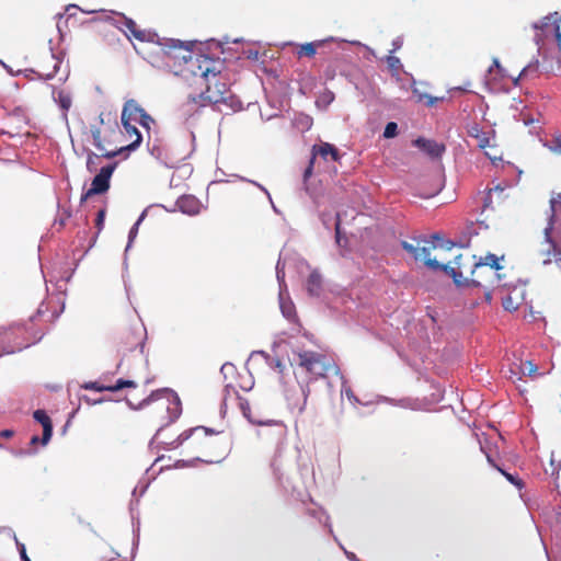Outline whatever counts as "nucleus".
<instances>
[{"label": "nucleus", "mask_w": 561, "mask_h": 561, "mask_svg": "<svg viewBox=\"0 0 561 561\" xmlns=\"http://www.w3.org/2000/svg\"><path fill=\"white\" fill-rule=\"evenodd\" d=\"M294 363L306 373L310 374L308 381H299V388L302 396V402L299 405V411L302 412L310 394L309 382L320 377H324L330 369L336 370V367L325 355L311 351H299L294 353Z\"/></svg>", "instance_id": "obj_1"}, {"label": "nucleus", "mask_w": 561, "mask_h": 561, "mask_svg": "<svg viewBox=\"0 0 561 561\" xmlns=\"http://www.w3.org/2000/svg\"><path fill=\"white\" fill-rule=\"evenodd\" d=\"M552 215L545 229V241L538 250V256L543 264L551 262L552 256L561 260V194L550 199Z\"/></svg>", "instance_id": "obj_2"}, {"label": "nucleus", "mask_w": 561, "mask_h": 561, "mask_svg": "<svg viewBox=\"0 0 561 561\" xmlns=\"http://www.w3.org/2000/svg\"><path fill=\"white\" fill-rule=\"evenodd\" d=\"M190 60H192V57H190ZM191 62L192 67L197 64L201 78L206 81V90L199 95L204 104L226 102L229 93L228 84L222 81L219 73L211 68L213 61L206 57H198L195 62Z\"/></svg>", "instance_id": "obj_3"}, {"label": "nucleus", "mask_w": 561, "mask_h": 561, "mask_svg": "<svg viewBox=\"0 0 561 561\" xmlns=\"http://www.w3.org/2000/svg\"><path fill=\"white\" fill-rule=\"evenodd\" d=\"M454 247V243L450 242V241H444L442 239H439L438 237H435V240L432 242V248L437 251L438 253L436 254V256L434 259L431 257V253H430V248H426V247H422V248H416L414 250V257L416 260H420V261H423L428 267L433 268V270H442L448 274H450L455 282L456 283H459V279L457 278L458 276V273H457V268H460V264L458 262V259L460 256H456V262H455V265L456 266H449L448 264H440L437 260V257L442 259V260H446L443 255H442V252H445L447 250H451Z\"/></svg>", "instance_id": "obj_4"}, {"label": "nucleus", "mask_w": 561, "mask_h": 561, "mask_svg": "<svg viewBox=\"0 0 561 561\" xmlns=\"http://www.w3.org/2000/svg\"><path fill=\"white\" fill-rule=\"evenodd\" d=\"M557 15L558 13L550 14L534 24L536 31L534 39L539 54H545V48L549 43L556 42L561 48V20H558Z\"/></svg>", "instance_id": "obj_5"}, {"label": "nucleus", "mask_w": 561, "mask_h": 561, "mask_svg": "<svg viewBox=\"0 0 561 561\" xmlns=\"http://www.w3.org/2000/svg\"><path fill=\"white\" fill-rule=\"evenodd\" d=\"M276 276L279 283V308L283 316L289 321L296 320L295 305L288 296L287 286L285 284L284 263L282 259L278 260L276 265Z\"/></svg>", "instance_id": "obj_6"}, {"label": "nucleus", "mask_w": 561, "mask_h": 561, "mask_svg": "<svg viewBox=\"0 0 561 561\" xmlns=\"http://www.w3.org/2000/svg\"><path fill=\"white\" fill-rule=\"evenodd\" d=\"M164 397L168 401L167 410L170 414V422H174L181 414V401L180 398L175 392H173L170 389H162L158 390L156 392H152L148 398H146L141 403L139 408H142L150 402L157 400L160 397Z\"/></svg>", "instance_id": "obj_7"}, {"label": "nucleus", "mask_w": 561, "mask_h": 561, "mask_svg": "<svg viewBox=\"0 0 561 561\" xmlns=\"http://www.w3.org/2000/svg\"><path fill=\"white\" fill-rule=\"evenodd\" d=\"M113 171V165L103 167L93 179L91 187L81 196V202L87 201L92 195L105 193L110 187V179Z\"/></svg>", "instance_id": "obj_8"}, {"label": "nucleus", "mask_w": 561, "mask_h": 561, "mask_svg": "<svg viewBox=\"0 0 561 561\" xmlns=\"http://www.w3.org/2000/svg\"><path fill=\"white\" fill-rule=\"evenodd\" d=\"M318 157L322 158L324 161H337L340 159V152L329 142H321L320 145L313 146L312 158L309 167L305 171V178H308L311 174L312 165Z\"/></svg>", "instance_id": "obj_9"}, {"label": "nucleus", "mask_w": 561, "mask_h": 561, "mask_svg": "<svg viewBox=\"0 0 561 561\" xmlns=\"http://www.w3.org/2000/svg\"><path fill=\"white\" fill-rule=\"evenodd\" d=\"M117 23V26L129 37V35H133L136 39L145 42V41H152L153 36L151 33L139 30L136 23L124 16L123 14H115Z\"/></svg>", "instance_id": "obj_10"}, {"label": "nucleus", "mask_w": 561, "mask_h": 561, "mask_svg": "<svg viewBox=\"0 0 561 561\" xmlns=\"http://www.w3.org/2000/svg\"><path fill=\"white\" fill-rule=\"evenodd\" d=\"M124 118L134 119L135 123L149 129L153 119L141 108L136 101L129 100L124 105Z\"/></svg>", "instance_id": "obj_11"}, {"label": "nucleus", "mask_w": 561, "mask_h": 561, "mask_svg": "<svg viewBox=\"0 0 561 561\" xmlns=\"http://www.w3.org/2000/svg\"><path fill=\"white\" fill-rule=\"evenodd\" d=\"M204 102L198 98H190L179 108V117L188 123L195 115L198 114L201 106H205Z\"/></svg>", "instance_id": "obj_12"}, {"label": "nucleus", "mask_w": 561, "mask_h": 561, "mask_svg": "<svg viewBox=\"0 0 561 561\" xmlns=\"http://www.w3.org/2000/svg\"><path fill=\"white\" fill-rule=\"evenodd\" d=\"M176 206L183 214H187L190 216L197 215L202 209L201 202L192 195H185L178 199Z\"/></svg>", "instance_id": "obj_13"}, {"label": "nucleus", "mask_w": 561, "mask_h": 561, "mask_svg": "<svg viewBox=\"0 0 561 561\" xmlns=\"http://www.w3.org/2000/svg\"><path fill=\"white\" fill-rule=\"evenodd\" d=\"M525 299V290L523 287L513 288L506 297L503 298V307L505 310L515 311L519 308Z\"/></svg>", "instance_id": "obj_14"}, {"label": "nucleus", "mask_w": 561, "mask_h": 561, "mask_svg": "<svg viewBox=\"0 0 561 561\" xmlns=\"http://www.w3.org/2000/svg\"><path fill=\"white\" fill-rule=\"evenodd\" d=\"M413 145L420 148L422 151H424L432 158L439 157L445 150V147L443 145L425 138H417L416 140L413 141Z\"/></svg>", "instance_id": "obj_15"}, {"label": "nucleus", "mask_w": 561, "mask_h": 561, "mask_svg": "<svg viewBox=\"0 0 561 561\" xmlns=\"http://www.w3.org/2000/svg\"><path fill=\"white\" fill-rule=\"evenodd\" d=\"M133 123H135L134 119L124 118V110H123L122 111V124L124 126L125 133L128 135V137L130 139L128 149L137 148L142 140L141 134L139 133V130Z\"/></svg>", "instance_id": "obj_16"}, {"label": "nucleus", "mask_w": 561, "mask_h": 561, "mask_svg": "<svg viewBox=\"0 0 561 561\" xmlns=\"http://www.w3.org/2000/svg\"><path fill=\"white\" fill-rule=\"evenodd\" d=\"M125 387H133V388H135L136 383L134 381H131V380L119 379L113 386L101 385L98 381L87 382V383L83 385L84 389H90V390H95V391H117V390H121V389H123Z\"/></svg>", "instance_id": "obj_17"}, {"label": "nucleus", "mask_w": 561, "mask_h": 561, "mask_svg": "<svg viewBox=\"0 0 561 561\" xmlns=\"http://www.w3.org/2000/svg\"><path fill=\"white\" fill-rule=\"evenodd\" d=\"M34 419L43 426V445H46L53 433V425L49 416L43 410H36L33 414Z\"/></svg>", "instance_id": "obj_18"}, {"label": "nucleus", "mask_w": 561, "mask_h": 561, "mask_svg": "<svg viewBox=\"0 0 561 561\" xmlns=\"http://www.w3.org/2000/svg\"><path fill=\"white\" fill-rule=\"evenodd\" d=\"M328 42H342V41L334 38V37H330V38L322 39V41H316L312 43L302 44V45H300L298 55H299V57H301V56L311 57L316 54L317 48L322 47Z\"/></svg>", "instance_id": "obj_19"}, {"label": "nucleus", "mask_w": 561, "mask_h": 561, "mask_svg": "<svg viewBox=\"0 0 561 561\" xmlns=\"http://www.w3.org/2000/svg\"><path fill=\"white\" fill-rule=\"evenodd\" d=\"M322 289V278L317 271H312L307 279V290L311 296H319Z\"/></svg>", "instance_id": "obj_20"}, {"label": "nucleus", "mask_w": 561, "mask_h": 561, "mask_svg": "<svg viewBox=\"0 0 561 561\" xmlns=\"http://www.w3.org/2000/svg\"><path fill=\"white\" fill-rule=\"evenodd\" d=\"M198 430L204 431L206 434L214 433L211 430L206 428V427H195V428L184 431L176 437V439L174 442L170 443L169 446L165 447V449L178 448L180 445H182L185 440H187L192 436L193 432L198 431Z\"/></svg>", "instance_id": "obj_21"}, {"label": "nucleus", "mask_w": 561, "mask_h": 561, "mask_svg": "<svg viewBox=\"0 0 561 561\" xmlns=\"http://www.w3.org/2000/svg\"><path fill=\"white\" fill-rule=\"evenodd\" d=\"M477 270L489 266L494 271L501 270L500 257L495 254H488L480 262L474 263Z\"/></svg>", "instance_id": "obj_22"}, {"label": "nucleus", "mask_w": 561, "mask_h": 561, "mask_svg": "<svg viewBox=\"0 0 561 561\" xmlns=\"http://www.w3.org/2000/svg\"><path fill=\"white\" fill-rule=\"evenodd\" d=\"M545 146L552 152L561 154V135L553 136L550 139H547Z\"/></svg>", "instance_id": "obj_23"}, {"label": "nucleus", "mask_w": 561, "mask_h": 561, "mask_svg": "<svg viewBox=\"0 0 561 561\" xmlns=\"http://www.w3.org/2000/svg\"><path fill=\"white\" fill-rule=\"evenodd\" d=\"M145 217V213L141 214V216L139 217V219L136 221V224L131 227L130 231H129V236H128V244H127V248L126 250H128V248L130 247L133 240L136 238L137 233H138V228H139V225L141 222V220L144 219Z\"/></svg>", "instance_id": "obj_24"}, {"label": "nucleus", "mask_w": 561, "mask_h": 561, "mask_svg": "<svg viewBox=\"0 0 561 561\" xmlns=\"http://www.w3.org/2000/svg\"><path fill=\"white\" fill-rule=\"evenodd\" d=\"M56 100L58 101V103L62 110L67 111L71 105L70 96L65 94L64 92H59Z\"/></svg>", "instance_id": "obj_25"}, {"label": "nucleus", "mask_w": 561, "mask_h": 561, "mask_svg": "<svg viewBox=\"0 0 561 561\" xmlns=\"http://www.w3.org/2000/svg\"><path fill=\"white\" fill-rule=\"evenodd\" d=\"M240 408H241V410H242V412H243V415H244V416H245V417H247L251 423H253V424H259V425H262V424H268L267 422H260V421H256V420H254V419H252V417L250 416V407H249L248 402H242V401H241V402H240Z\"/></svg>", "instance_id": "obj_26"}, {"label": "nucleus", "mask_w": 561, "mask_h": 561, "mask_svg": "<svg viewBox=\"0 0 561 561\" xmlns=\"http://www.w3.org/2000/svg\"><path fill=\"white\" fill-rule=\"evenodd\" d=\"M538 65H539L538 60H536V61H533V62L528 64V65L523 69V71L520 72V77H528V76H530V75H533V73H536V72H537V70H538Z\"/></svg>", "instance_id": "obj_27"}, {"label": "nucleus", "mask_w": 561, "mask_h": 561, "mask_svg": "<svg viewBox=\"0 0 561 561\" xmlns=\"http://www.w3.org/2000/svg\"><path fill=\"white\" fill-rule=\"evenodd\" d=\"M397 133H398V125L393 122H390L386 125L383 136L386 138H392L397 135Z\"/></svg>", "instance_id": "obj_28"}, {"label": "nucleus", "mask_w": 561, "mask_h": 561, "mask_svg": "<svg viewBox=\"0 0 561 561\" xmlns=\"http://www.w3.org/2000/svg\"><path fill=\"white\" fill-rule=\"evenodd\" d=\"M413 92L419 95V101H426L427 105L432 106L438 100L437 98H433L428 94L419 93L416 89H413Z\"/></svg>", "instance_id": "obj_29"}, {"label": "nucleus", "mask_w": 561, "mask_h": 561, "mask_svg": "<svg viewBox=\"0 0 561 561\" xmlns=\"http://www.w3.org/2000/svg\"><path fill=\"white\" fill-rule=\"evenodd\" d=\"M476 138L478 139V146L484 148L490 142V136L488 133L477 134Z\"/></svg>", "instance_id": "obj_30"}, {"label": "nucleus", "mask_w": 561, "mask_h": 561, "mask_svg": "<svg viewBox=\"0 0 561 561\" xmlns=\"http://www.w3.org/2000/svg\"><path fill=\"white\" fill-rule=\"evenodd\" d=\"M341 225H342L341 215L337 214L336 215V221H335V232H336V242L339 243V245L342 244V229H341Z\"/></svg>", "instance_id": "obj_31"}, {"label": "nucleus", "mask_w": 561, "mask_h": 561, "mask_svg": "<svg viewBox=\"0 0 561 561\" xmlns=\"http://www.w3.org/2000/svg\"><path fill=\"white\" fill-rule=\"evenodd\" d=\"M387 61L389 68L393 71H398L401 68L400 59L394 56H389Z\"/></svg>", "instance_id": "obj_32"}, {"label": "nucleus", "mask_w": 561, "mask_h": 561, "mask_svg": "<svg viewBox=\"0 0 561 561\" xmlns=\"http://www.w3.org/2000/svg\"><path fill=\"white\" fill-rule=\"evenodd\" d=\"M537 370V367L534 366L530 362H526L522 365V374L526 375H533Z\"/></svg>", "instance_id": "obj_33"}, {"label": "nucleus", "mask_w": 561, "mask_h": 561, "mask_svg": "<svg viewBox=\"0 0 561 561\" xmlns=\"http://www.w3.org/2000/svg\"><path fill=\"white\" fill-rule=\"evenodd\" d=\"M500 471L504 474V477L513 484H515L517 488L522 489L523 488V483L519 479L515 478L514 476H512L511 473H507L505 471H503L502 469H500Z\"/></svg>", "instance_id": "obj_34"}, {"label": "nucleus", "mask_w": 561, "mask_h": 561, "mask_svg": "<svg viewBox=\"0 0 561 561\" xmlns=\"http://www.w3.org/2000/svg\"><path fill=\"white\" fill-rule=\"evenodd\" d=\"M299 123L302 126V128L309 129L312 125V119L311 117L305 115L300 117Z\"/></svg>", "instance_id": "obj_35"}, {"label": "nucleus", "mask_w": 561, "mask_h": 561, "mask_svg": "<svg viewBox=\"0 0 561 561\" xmlns=\"http://www.w3.org/2000/svg\"><path fill=\"white\" fill-rule=\"evenodd\" d=\"M253 184H255L260 190H262V191L267 195V197H268V199H270V202H271V204H272V207H273L274 211H276V213H277V208L275 207V205H274V203H273V201H272V197H271V194L268 193V191H267L264 186H262L261 184H259V183L253 182Z\"/></svg>", "instance_id": "obj_36"}, {"label": "nucleus", "mask_w": 561, "mask_h": 561, "mask_svg": "<svg viewBox=\"0 0 561 561\" xmlns=\"http://www.w3.org/2000/svg\"><path fill=\"white\" fill-rule=\"evenodd\" d=\"M18 546H19V550H20V554H21L22 560H23V561H31V560L27 558V556H26V551H25V547H24V545H22V543H19V542H18Z\"/></svg>", "instance_id": "obj_37"}, {"label": "nucleus", "mask_w": 561, "mask_h": 561, "mask_svg": "<svg viewBox=\"0 0 561 561\" xmlns=\"http://www.w3.org/2000/svg\"><path fill=\"white\" fill-rule=\"evenodd\" d=\"M13 435V431L11 430H3L0 432V437L2 438H10Z\"/></svg>", "instance_id": "obj_38"}, {"label": "nucleus", "mask_w": 561, "mask_h": 561, "mask_svg": "<svg viewBox=\"0 0 561 561\" xmlns=\"http://www.w3.org/2000/svg\"><path fill=\"white\" fill-rule=\"evenodd\" d=\"M342 393H345L348 399L354 398L352 390L345 386H343Z\"/></svg>", "instance_id": "obj_39"}, {"label": "nucleus", "mask_w": 561, "mask_h": 561, "mask_svg": "<svg viewBox=\"0 0 561 561\" xmlns=\"http://www.w3.org/2000/svg\"><path fill=\"white\" fill-rule=\"evenodd\" d=\"M169 43H170V47H173V48L183 46V44L181 42L174 41V39H169Z\"/></svg>", "instance_id": "obj_40"}, {"label": "nucleus", "mask_w": 561, "mask_h": 561, "mask_svg": "<svg viewBox=\"0 0 561 561\" xmlns=\"http://www.w3.org/2000/svg\"><path fill=\"white\" fill-rule=\"evenodd\" d=\"M230 370H233V365H231V364H225L221 367V371H230Z\"/></svg>", "instance_id": "obj_41"}, {"label": "nucleus", "mask_w": 561, "mask_h": 561, "mask_svg": "<svg viewBox=\"0 0 561 561\" xmlns=\"http://www.w3.org/2000/svg\"><path fill=\"white\" fill-rule=\"evenodd\" d=\"M345 554L351 561H358L353 552L345 551Z\"/></svg>", "instance_id": "obj_42"}, {"label": "nucleus", "mask_w": 561, "mask_h": 561, "mask_svg": "<svg viewBox=\"0 0 561 561\" xmlns=\"http://www.w3.org/2000/svg\"><path fill=\"white\" fill-rule=\"evenodd\" d=\"M477 134H481V131L474 126L470 129V135L476 137Z\"/></svg>", "instance_id": "obj_43"}, {"label": "nucleus", "mask_w": 561, "mask_h": 561, "mask_svg": "<svg viewBox=\"0 0 561 561\" xmlns=\"http://www.w3.org/2000/svg\"><path fill=\"white\" fill-rule=\"evenodd\" d=\"M103 218H104V210H101V211L99 213V217H98V224H99V225L103 221Z\"/></svg>", "instance_id": "obj_44"}, {"label": "nucleus", "mask_w": 561, "mask_h": 561, "mask_svg": "<svg viewBox=\"0 0 561 561\" xmlns=\"http://www.w3.org/2000/svg\"><path fill=\"white\" fill-rule=\"evenodd\" d=\"M404 248H405L407 250H409L410 252H412L413 254H414V250L416 249V248H414L413 245H410V244H407V243H404Z\"/></svg>", "instance_id": "obj_45"}, {"label": "nucleus", "mask_w": 561, "mask_h": 561, "mask_svg": "<svg viewBox=\"0 0 561 561\" xmlns=\"http://www.w3.org/2000/svg\"><path fill=\"white\" fill-rule=\"evenodd\" d=\"M401 44H402V42H401V39H400V38H398V39H396V41L393 42V45H394L396 49L400 48Z\"/></svg>", "instance_id": "obj_46"}, {"label": "nucleus", "mask_w": 561, "mask_h": 561, "mask_svg": "<svg viewBox=\"0 0 561 561\" xmlns=\"http://www.w3.org/2000/svg\"><path fill=\"white\" fill-rule=\"evenodd\" d=\"M249 58L256 59L257 58V51H250L248 55Z\"/></svg>", "instance_id": "obj_47"}, {"label": "nucleus", "mask_w": 561, "mask_h": 561, "mask_svg": "<svg viewBox=\"0 0 561 561\" xmlns=\"http://www.w3.org/2000/svg\"><path fill=\"white\" fill-rule=\"evenodd\" d=\"M84 400H85V401H87V403H89V404H94V403H96V402H101V400H99V401H93V402H92V401H90V399H89V398H87V397H84Z\"/></svg>", "instance_id": "obj_48"}, {"label": "nucleus", "mask_w": 561, "mask_h": 561, "mask_svg": "<svg viewBox=\"0 0 561 561\" xmlns=\"http://www.w3.org/2000/svg\"><path fill=\"white\" fill-rule=\"evenodd\" d=\"M322 221H323V224H324L325 226H328V227H329V224H328V221H327V219H325V218H322Z\"/></svg>", "instance_id": "obj_49"}, {"label": "nucleus", "mask_w": 561, "mask_h": 561, "mask_svg": "<svg viewBox=\"0 0 561 561\" xmlns=\"http://www.w3.org/2000/svg\"><path fill=\"white\" fill-rule=\"evenodd\" d=\"M160 431H161V430H159V431L156 433L154 439H158L159 434H160Z\"/></svg>", "instance_id": "obj_50"}, {"label": "nucleus", "mask_w": 561, "mask_h": 561, "mask_svg": "<svg viewBox=\"0 0 561 561\" xmlns=\"http://www.w3.org/2000/svg\"><path fill=\"white\" fill-rule=\"evenodd\" d=\"M37 439H38V438H37L36 436H34V437L32 438V443H36V442H37Z\"/></svg>", "instance_id": "obj_51"}, {"label": "nucleus", "mask_w": 561, "mask_h": 561, "mask_svg": "<svg viewBox=\"0 0 561 561\" xmlns=\"http://www.w3.org/2000/svg\"><path fill=\"white\" fill-rule=\"evenodd\" d=\"M286 396H287V399H288V400H291V399H293V398H291V396H290L288 392H287V394H286Z\"/></svg>", "instance_id": "obj_52"}, {"label": "nucleus", "mask_w": 561, "mask_h": 561, "mask_svg": "<svg viewBox=\"0 0 561 561\" xmlns=\"http://www.w3.org/2000/svg\"><path fill=\"white\" fill-rule=\"evenodd\" d=\"M352 44H354V45H360V43H359V42H352Z\"/></svg>", "instance_id": "obj_53"}]
</instances>
